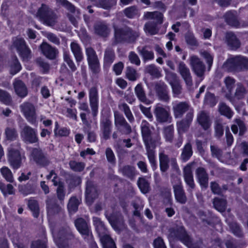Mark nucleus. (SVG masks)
<instances>
[{"instance_id":"9","label":"nucleus","mask_w":248,"mask_h":248,"mask_svg":"<svg viewBox=\"0 0 248 248\" xmlns=\"http://www.w3.org/2000/svg\"><path fill=\"white\" fill-rule=\"evenodd\" d=\"M189 64L194 73L202 80L205 72V66L203 62L198 56L192 55L189 58Z\"/></svg>"},{"instance_id":"14","label":"nucleus","mask_w":248,"mask_h":248,"mask_svg":"<svg viewBox=\"0 0 248 248\" xmlns=\"http://www.w3.org/2000/svg\"><path fill=\"white\" fill-rule=\"evenodd\" d=\"M20 136L25 142L35 143L38 141L37 130L27 125H25L21 130Z\"/></svg>"},{"instance_id":"47","label":"nucleus","mask_w":248,"mask_h":248,"mask_svg":"<svg viewBox=\"0 0 248 248\" xmlns=\"http://www.w3.org/2000/svg\"><path fill=\"white\" fill-rule=\"evenodd\" d=\"M119 108L124 112L126 117L130 123H132L134 121V117L129 106L126 103H123L120 104L119 105Z\"/></svg>"},{"instance_id":"54","label":"nucleus","mask_w":248,"mask_h":248,"mask_svg":"<svg viewBox=\"0 0 248 248\" xmlns=\"http://www.w3.org/2000/svg\"><path fill=\"white\" fill-rule=\"evenodd\" d=\"M78 205L79 201L78 199L75 197H71L67 205V208L69 212H76L78 210Z\"/></svg>"},{"instance_id":"64","label":"nucleus","mask_w":248,"mask_h":248,"mask_svg":"<svg viewBox=\"0 0 248 248\" xmlns=\"http://www.w3.org/2000/svg\"><path fill=\"white\" fill-rule=\"evenodd\" d=\"M105 155L107 161L111 164L114 165L116 163V158L112 150L108 147L105 151Z\"/></svg>"},{"instance_id":"46","label":"nucleus","mask_w":248,"mask_h":248,"mask_svg":"<svg viewBox=\"0 0 248 248\" xmlns=\"http://www.w3.org/2000/svg\"><path fill=\"white\" fill-rule=\"evenodd\" d=\"M145 72L149 74L155 78H159L161 77V73L159 68L155 64H150L146 66Z\"/></svg>"},{"instance_id":"38","label":"nucleus","mask_w":248,"mask_h":248,"mask_svg":"<svg viewBox=\"0 0 248 248\" xmlns=\"http://www.w3.org/2000/svg\"><path fill=\"white\" fill-rule=\"evenodd\" d=\"M236 124H233L231 127V129L234 134H237L238 132V127L239 129V135L242 136L246 131L247 128L244 122L240 119L235 120Z\"/></svg>"},{"instance_id":"21","label":"nucleus","mask_w":248,"mask_h":248,"mask_svg":"<svg viewBox=\"0 0 248 248\" xmlns=\"http://www.w3.org/2000/svg\"><path fill=\"white\" fill-rule=\"evenodd\" d=\"M196 121L204 130H207L211 126L212 121L209 113L206 111H199L197 115Z\"/></svg>"},{"instance_id":"3","label":"nucleus","mask_w":248,"mask_h":248,"mask_svg":"<svg viewBox=\"0 0 248 248\" xmlns=\"http://www.w3.org/2000/svg\"><path fill=\"white\" fill-rule=\"evenodd\" d=\"M223 68L229 72H240L248 70V58L237 55L231 57L223 64Z\"/></svg>"},{"instance_id":"16","label":"nucleus","mask_w":248,"mask_h":248,"mask_svg":"<svg viewBox=\"0 0 248 248\" xmlns=\"http://www.w3.org/2000/svg\"><path fill=\"white\" fill-rule=\"evenodd\" d=\"M154 113L156 118V120L160 123L167 122L171 118L169 108L163 107L160 104H157L155 105Z\"/></svg>"},{"instance_id":"49","label":"nucleus","mask_w":248,"mask_h":248,"mask_svg":"<svg viewBox=\"0 0 248 248\" xmlns=\"http://www.w3.org/2000/svg\"><path fill=\"white\" fill-rule=\"evenodd\" d=\"M116 3L117 0H98L96 5L97 7L108 10L116 5Z\"/></svg>"},{"instance_id":"42","label":"nucleus","mask_w":248,"mask_h":248,"mask_svg":"<svg viewBox=\"0 0 248 248\" xmlns=\"http://www.w3.org/2000/svg\"><path fill=\"white\" fill-rule=\"evenodd\" d=\"M224 18L229 25L234 27L239 25L235 12L229 11L227 12L224 15Z\"/></svg>"},{"instance_id":"13","label":"nucleus","mask_w":248,"mask_h":248,"mask_svg":"<svg viewBox=\"0 0 248 248\" xmlns=\"http://www.w3.org/2000/svg\"><path fill=\"white\" fill-rule=\"evenodd\" d=\"M112 125L110 119L107 116L101 117L100 122V136L104 140L110 139L112 132Z\"/></svg>"},{"instance_id":"5","label":"nucleus","mask_w":248,"mask_h":248,"mask_svg":"<svg viewBox=\"0 0 248 248\" xmlns=\"http://www.w3.org/2000/svg\"><path fill=\"white\" fill-rule=\"evenodd\" d=\"M36 17L43 24L49 26H54L56 22L57 17L54 12L45 4H42L38 9L36 14Z\"/></svg>"},{"instance_id":"58","label":"nucleus","mask_w":248,"mask_h":248,"mask_svg":"<svg viewBox=\"0 0 248 248\" xmlns=\"http://www.w3.org/2000/svg\"><path fill=\"white\" fill-rule=\"evenodd\" d=\"M247 93L245 88L240 83L237 84L234 96L238 99H241L244 97Z\"/></svg>"},{"instance_id":"39","label":"nucleus","mask_w":248,"mask_h":248,"mask_svg":"<svg viewBox=\"0 0 248 248\" xmlns=\"http://www.w3.org/2000/svg\"><path fill=\"white\" fill-rule=\"evenodd\" d=\"M104 248H116L113 240L108 234V231L103 234H99Z\"/></svg>"},{"instance_id":"24","label":"nucleus","mask_w":248,"mask_h":248,"mask_svg":"<svg viewBox=\"0 0 248 248\" xmlns=\"http://www.w3.org/2000/svg\"><path fill=\"white\" fill-rule=\"evenodd\" d=\"M94 32L96 34L101 37H107L110 33V29L104 21H98L94 25Z\"/></svg>"},{"instance_id":"33","label":"nucleus","mask_w":248,"mask_h":248,"mask_svg":"<svg viewBox=\"0 0 248 248\" xmlns=\"http://www.w3.org/2000/svg\"><path fill=\"white\" fill-rule=\"evenodd\" d=\"M137 50L139 54L141 56L144 62L151 61L154 58V52L150 50L148 46H147L143 47L139 46L137 47Z\"/></svg>"},{"instance_id":"63","label":"nucleus","mask_w":248,"mask_h":248,"mask_svg":"<svg viewBox=\"0 0 248 248\" xmlns=\"http://www.w3.org/2000/svg\"><path fill=\"white\" fill-rule=\"evenodd\" d=\"M190 126V124L182 120L177 123L178 133L179 135L186 132Z\"/></svg>"},{"instance_id":"34","label":"nucleus","mask_w":248,"mask_h":248,"mask_svg":"<svg viewBox=\"0 0 248 248\" xmlns=\"http://www.w3.org/2000/svg\"><path fill=\"white\" fill-rule=\"evenodd\" d=\"M192 146L190 142L186 143L182 149L180 159L183 162L187 161L193 155Z\"/></svg>"},{"instance_id":"50","label":"nucleus","mask_w":248,"mask_h":248,"mask_svg":"<svg viewBox=\"0 0 248 248\" xmlns=\"http://www.w3.org/2000/svg\"><path fill=\"white\" fill-rule=\"evenodd\" d=\"M218 109L222 115L225 116L229 119L232 117L233 113L232 111L224 103L222 102L219 104Z\"/></svg>"},{"instance_id":"56","label":"nucleus","mask_w":248,"mask_h":248,"mask_svg":"<svg viewBox=\"0 0 248 248\" xmlns=\"http://www.w3.org/2000/svg\"><path fill=\"white\" fill-rule=\"evenodd\" d=\"M88 62L99 60L95 51L91 47H87L85 49Z\"/></svg>"},{"instance_id":"62","label":"nucleus","mask_w":248,"mask_h":248,"mask_svg":"<svg viewBox=\"0 0 248 248\" xmlns=\"http://www.w3.org/2000/svg\"><path fill=\"white\" fill-rule=\"evenodd\" d=\"M0 101L6 105H9L12 102V98L10 94L1 89H0Z\"/></svg>"},{"instance_id":"32","label":"nucleus","mask_w":248,"mask_h":248,"mask_svg":"<svg viewBox=\"0 0 248 248\" xmlns=\"http://www.w3.org/2000/svg\"><path fill=\"white\" fill-rule=\"evenodd\" d=\"M40 48L43 53L47 58L50 59L55 58L57 53V50L50 45L46 43H43L40 46Z\"/></svg>"},{"instance_id":"43","label":"nucleus","mask_w":248,"mask_h":248,"mask_svg":"<svg viewBox=\"0 0 248 248\" xmlns=\"http://www.w3.org/2000/svg\"><path fill=\"white\" fill-rule=\"evenodd\" d=\"M163 134L165 141L172 143L174 138V128L172 125H170L164 127Z\"/></svg>"},{"instance_id":"57","label":"nucleus","mask_w":248,"mask_h":248,"mask_svg":"<svg viewBox=\"0 0 248 248\" xmlns=\"http://www.w3.org/2000/svg\"><path fill=\"white\" fill-rule=\"evenodd\" d=\"M2 176L9 182H13L14 178L11 170L7 167H3L0 169Z\"/></svg>"},{"instance_id":"44","label":"nucleus","mask_w":248,"mask_h":248,"mask_svg":"<svg viewBox=\"0 0 248 248\" xmlns=\"http://www.w3.org/2000/svg\"><path fill=\"white\" fill-rule=\"evenodd\" d=\"M93 224L98 234H103L107 232L104 223L97 217H93Z\"/></svg>"},{"instance_id":"27","label":"nucleus","mask_w":248,"mask_h":248,"mask_svg":"<svg viewBox=\"0 0 248 248\" xmlns=\"http://www.w3.org/2000/svg\"><path fill=\"white\" fill-rule=\"evenodd\" d=\"M190 107L189 104L186 102H180L173 105L172 110L175 118H181Z\"/></svg>"},{"instance_id":"19","label":"nucleus","mask_w":248,"mask_h":248,"mask_svg":"<svg viewBox=\"0 0 248 248\" xmlns=\"http://www.w3.org/2000/svg\"><path fill=\"white\" fill-rule=\"evenodd\" d=\"M155 90L159 100L166 102L170 100L168 86L164 82H156L155 85Z\"/></svg>"},{"instance_id":"6","label":"nucleus","mask_w":248,"mask_h":248,"mask_svg":"<svg viewBox=\"0 0 248 248\" xmlns=\"http://www.w3.org/2000/svg\"><path fill=\"white\" fill-rule=\"evenodd\" d=\"M171 183L176 201L181 204H185L187 198L180 178L177 176L173 177Z\"/></svg>"},{"instance_id":"40","label":"nucleus","mask_w":248,"mask_h":248,"mask_svg":"<svg viewBox=\"0 0 248 248\" xmlns=\"http://www.w3.org/2000/svg\"><path fill=\"white\" fill-rule=\"evenodd\" d=\"M157 26L156 23L153 21H148L144 24L143 30L147 34L155 35L157 34L159 31V29Z\"/></svg>"},{"instance_id":"20","label":"nucleus","mask_w":248,"mask_h":248,"mask_svg":"<svg viewBox=\"0 0 248 248\" xmlns=\"http://www.w3.org/2000/svg\"><path fill=\"white\" fill-rule=\"evenodd\" d=\"M115 125L121 126L120 131L124 134H129L132 132L131 126L127 123L124 116L118 112H114Z\"/></svg>"},{"instance_id":"41","label":"nucleus","mask_w":248,"mask_h":248,"mask_svg":"<svg viewBox=\"0 0 248 248\" xmlns=\"http://www.w3.org/2000/svg\"><path fill=\"white\" fill-rule=\"evenodd\" d=\"M115 58V55L113 49L110 47L107 48L104 52V64L107 66H110L114 62Z\"/></svg>"},{"instance_id":"4","label":"nucleus","mask_w":248,"mask_h":248,"mask_svg":"<svg viewBox=\"0 0 248 248\" xmlns=\"http://www.w3.org/2000/svg\"><path fill=\"white\" fill-rule=\"evenodd\" d=\"M17 148L11 146L8 149L7 154L8 161L10 166L15 170L19 169L22 165V162L26 159V157L22 153V149L19 143H17Z\"/></svg>"},{"instance_id":"18","label":"nucleus","mask_w":248,"mask_h":248,"mask_svg":"<svg viewBox=\"0 0 248 248\" xmlns=\"http://www.w3.org/2000/svg\"><path fill=\"white\" fill-rule=\"evenodd\" d=\"M50 227L55 240L61 239L72 240L75 237L74 235L69 226H66L62 229L59 232H57L54 230L52 224H50Z\"/></svg>"},{"instance_id":"23","label":"nucleus","mask_w":248,"mask_h":248,"mask_svg":"<svg viewBox=\"0 0 248 248\" xmlns=\"http://www.w3.org/2000/svg\"><path fill=\"white\" fill-rule=\"evenodd\" d=\"M183 173L185 182L189 187L187 190L192 192L195 185L190 165L188 164L184 168Z\"/></svg>"},{"instance_id":"45","label":"nucleus","mask_w":248,"mask_h":248,"mask_svg":"<svg viewBox=\"0 0 248 248\" xmlns=\"http://www.w3.org/2000/svg\"><path fill=\"white\" fill-rule=\"evenodd\" d=\"M137 184L142 193L146 194L149 191L150 184L145 178L140 177L137 181Z\"/></svg>"},{"instance_id":"2","label":"nucleus","mask_w":248,"mask_h":248,"mask_svg":"<svg viewBox=\"0 0 248 248\" xmlns=\"http://www.w3.org/2000/svg\"><path fill=\"white\" fill-rule=\"evenodd\" d=\"M139 36L138 31H133L128 27H114V41L112 45H116L118 43L124 42L134 43Z\"/></svg>"},{"instance_id":"51","label":"nucleus","mask_w":248,"mask_h":248,"mask_svg":"<svg viewBox=\"0 0 248 248\" xmlns=\"http://www.w3.org/2000/svg\"><path fill=\"white\" fill-rule=\"evenodd\" d=\"M126 77L132 81H136L139 77V75L137 71L133 67L128 66L125 72Z\"/></svg>"},{"instance_id":"61","label":"nucleus","mask_w":248,"mask_h":248,"mask_svg":"<svg viewBox=\"0 0 248 248\" xmlns=\"http://www.w3.org/2000/svg\"><path fill=\"white\" fill-rule=\"evenodd\" d=\"M58 5H61L65 8L71 13L75 11V6L67 0H55Z\"/></svg>"},{"instance_id":"7","label":"nucleus","mask_w":248,"mask_h":248,"mask_svg":"<svg viewBox=\"0 0 248 248\" xmlns=\"http://www.w3.org/2000/svg\"><path fill=\"white\" fill-rule=\"evenodd\" d=\"M170 234L171 236L177 238L189 248H193L192 239L186 233L184 227L175 226L170 229Z\"/></svg>"},{"instance_id":"37","label":"nucleus","mask_w":248,"mask_h":248,"mask_svg":"<svg viewBox=\"0 0 248 248\" xmlns=\"http://www.w3.org/2000/svg\"><path fill=\"white\" fill-rule=\"evenodd\" d=\"M119 171L124 176L130 179H133L136 174V168L130 165H125L120 167Z\"/></svg>"},{"instance_id":"30","label":"nucleus","mask_w":248,"mask_h":248,"mask_svg":"<svg viewBox=\"0 0 248 248\" xmlns=\"http://www.w3.org/2000/svg\"><path fill=\"white\" fill-rule=\"evenodd\" d=\"M225 42L232 49H236L240 46V42L232 32H227L225 35Z\"/></svg>"},{"instance_id":"12","label":"nucleus","mask_w":248,"mask_h":248,"mask_svg":"<svg viewBox=\"0 0 248 248\" xmlns=\"http://www.w3.org/2000/svg\"><path fill=\"white\" fill-rule=\"evenodd\" d=\"M31 156L35 163L41 167H45L50 163L47 154L40 148H33L31 151Z\"/></svg>"},{"instance_id":"55","label":"nucleus","mask_w":248,"mask_h":248,"mask_svg":"<svg viewBox=\"0 0 248 248\" xmlns=\"http://www.w3.org/2000/svg\"><path fill=\"white\" fill-rule=\"evenodd\" d=\"M28 206L32 212L35 217H37L39 214V207L37 202L35 200H30L28 202Z\"/></svg>"},{"instance_id":"53","label":"nucleus","mask_w":248,"mask_h":248,"mask_svg":"<svg viewBox=\"0 0 248 248\" xmlns=\"http://www.w3.org/2000/svg\"><path fill=\"white\" fill-rule=\"evenodd\" d=\"M165 79L170 85L180 81L176 73L168 70H165Z\"/></svg>"},{"instance_id":"48","label":"nucleus","mask_w":248,"mask_h":248,"mask_svg":"<svg viewBox=\"0 0 248 248\" xmlns=\"http://www.w3.org/2000/svg\"><path fill=\"white\" fill-rule=\"evenodd\" d=\"M214 207L219 212H223L225 211L227 202L226 201L223 199L219 198H215L213 202Z\"/></svg>"},{"instance_id":"60","label":"nucleus","mask_w":248,"mask_h":248,"mask_svg":"<svg viewBox=\"0 0 248 248\" xmlns=\"http://www.w3.org/2000/svg\"><path fill=\"white\" fill-rule=\"evenodd\" d=\"M70 168L75 171H81L85 168V164L83 162L72 160L69 162Z\"/></svg>"},{"instance_id":"35","label":"nucleus","mask_w":248,"mask_h":248,"mask_svg":"<svg viewBox=\"0 0 248 248\" xmlns=\"http://www.w3.org/2000/svg\"><path fill=\"white\" fill-rule=\"evenodd\" d=\"M70 48L77 62H81L83 59V54L80 45L76 42L70 44Z\"/></svg>"},{"instance_id":"10","label":"nucleus","mask_w":248,"mask_h":248,"mask_svg":"<svg viewBox=\"0 0 248 248\" xmlns=\"http://www.w3.org/2000/svg\"><path fill=\"white\" fill-rule=\"evenodd\" d=\"M47 216L49 218L58 214H63V210L61 205L57 203L56 199L54 197H47L46 200Z\"/></svg>"},{"instance_id":"36","label":"nucleus","mask_w":248,"mask_h":248,"mask_svg":"<svg viewBox=\"0 0 248 248\" xmlns=\"http://www.w3.org/2000/svg\"><path fill=\"white\" fill-rule=\"evenodd\" d=\"M13 85L15 92L19 96L24 97L27 95V89L22 81L16 80L14 82Z\"/></svg>"},{"instance_id":"22","label":"nucleus","mask_w":248,"mask_h":248,"mask_svg":"<svg viewBox=\"0 0 248 248\" xmlns=\"http://www.w3.org/2000/svg\"><path fill=\"white\" fill-rule=\"evenodd\" d=\"M89 101L93 115L95 116L98 108V96L97 90L95 87H92L89 90Z\"/></svg>"},{"instance_id":"1","label":"nucleus","mask_w":248,"mask_h":248,"mask_svg":"<svg viewBox=\"0 0 248 248\" xmlns=\"http://www.w3.org/2000/svg\"><path fill=\"white\" fill-rule=\"evenodd\" d=\"M149 124L143 120L141 124V133L146 150L149 161L153 170L156 169L157 163L155 155V147L153 146L151 141V131L149 128Z\"/></svg>"},{"instance_id":"28","label":"nucleus","mask_w":248,"mask_h":248,"mask_svg":"<svg viewBox=\"0 0 248 248\" xmlns=\"http://www.w3.org/2000/svg\"><path fill=\"white\" fill-rule=\"evenodd\" d=\"M75 225L79 233L85 237L91 233L86 221L82 218H79L75 221Z\"/></svg>"},{"instance_id":"26","label":"nucleus","mask_w":248,"mask_h":248,"mask_svg":"<svg viewBox=\"0 0 248 248\" xmlns=\"http://www.w3.org/2000/svg\"><path fill=\"white\" fill-rule=\"evenodd\" d=\"M196 175L201 187L206 189L208 186V175L205 169L198 168L196 170Z\"/></svg>"},{"instance_id":"29","label":"nucleus","mask_w":248,"mask_h":248,"mask_svg":"<svg viewBox=\"0 0 248 248\" xmlns=\"http://www.w3.org/2000/svg\"><path fill=\"white\" fill-rule=\"evenodd\" d=\"M143 17L145 20H153V22L156 23L157 25L161 24L163 22V14L158 11L145 12Z\"/></svg>"},{"instance_id":"31","label":"nucleus","mask_w":248,"mask_h":248,"mask_svg":"<svg viewBox=\"0 0 248 248\" xmlns=\"http://www.w3.org/2000/svg\"><path fill=\"white\" fill-rule=\"evenodd\" d=\"M158 156L160 170L163 172H166L169 168V157L163 150L159 152Z\"/></svg>"},{"instance_id":"11","label":"nucleus","mask_w":248,"mask_h":248,"mask_svg":"<svg viewBox=\"0 0 248 248\" xmlns=\"http://www.w3.org/2000/svg\"><path fill=\"white\" fill-rule=\"evenodd\" d=\"M178 72L185 81L186 87L190 90L193 86L192 76L189 68L183 62H180L178 64Z\"/></svg>"},{"instance_id":"25","label":"nucleus","mask_w":248,"mask_h":248,"mask_svg":"<svg viewBox=\"0 0 248 248\" xmlns=\"http://www.w3.org/2000/svg\"><path fill=\"white\" fill-rule=\"evenodd\" d=\"M134 93L138 100L146 105H150L152 101L149 99L142 83L138 84L134 88Z\"/></svg>"},{"instance_id":"15","label":"nucleus","mask_w":248,"mask_h":248,"mask_svg":"<svg viewBox=\"0 0 248 248\" xmlns=\"http://www.w3.org/2000/svg\"><path fill=\"white\" fill-rule=\"evenodd\" d=\"M20 108L27 120L31 124L36 122V115L34 106L30 103H24L20 106Z\"/></svg>"},{"instance_id":"52","label":"nucleus","mask_w":248,"mask_h":248,"mask_svg":"<svg viewBox=\"0 0 248 248\" xmlns=\"http://www.w3.org/2000/svg\"><path fill=\"white\" fill-rule=\"evenodd\" d=\"M5 135L6 139L10 141L15 140L18 137L17 131L14 127H6L5 130Z\"/></svg>"},{"instance_id":"8","label":"nucleus","mask_w":248,"mask_h":248,"mask_svg":"<svg viewBox=\"0 0 248 248\" xmlns=\"http://www.w3.org/2000/svg\"><path fill=\"white\" fill-rule=\"evenodd\" d=\"M13 46L16 48L23 61H27L31 58V50L27 46L23 39L21 38H15L13 41Z\"/></svg>"},{"instance_id":"59","label":"nucleus","mask_w":248,"mask_h":248,"mask_svg":"<svg viewBox=\"0 0 248 248\" xmlns=\"http://www.w3.org/2000/svg\"><path fill=\"white\" fill-rule=\"evenodd\" d=\"M56 194L57 198L60 201L61 203L62 204L65 196L64 186L63 183H59V186L57 188Z\"/></svg>"},{"instance_id":"17","label":"nucleus","mask_w":248,"mask_h":248,"mask_svg":"<svg viewBox=\"0 0 248 248\" xmlns=\"http://www.w3.org/2000/svg\"><path fill=\"white\" fill-rule=\"evenodd\" d=\"M98 192L96 185L92 181L87 182L85 196L87 203L91 205L94 200L98 197Z\"/></svg>"}]
</instances>
